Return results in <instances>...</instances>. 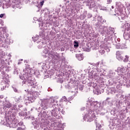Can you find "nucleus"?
<instances>
[{
    "label": "nucleus",
    "mask_w": 130,
    "mask_h": 130,
    "mask_svg": "<svg viewBox=\"0 0 130 130\" xmlns=\"http://www.w3.org/2000/svg\"><path fill=\"white\" fill-rule=\"evenodd\" d=\"M94 116V114L88 113L84 116V119L85 121H87V122H91V121H93Z\"/></svg>",
    "instance_id": "1"
},
{
    "label": "nucleus",
    "mask_w": 130,
    "mask_h": 130,
    "mask_svg": "<svg viewBox=\"0 0 130 130\" xmlns=\"http://www.w3.org/2000/svg\"><path fill=\"white\" fill-rule=\"evenodd\" d=\"M51 57L54 60H58L60 58V55L57 52H56L54 54H52Z\"/></svg>",
    "instance_id": "2"
},
{
    "label": "nucleus",
    "mask_w": 130,
    "mask_h": 130,
    "mask_svg": "<svg viewBox=\"0 0 130 130\" xmlns=\"http://www.w3.org/2000/svg\"><path fill=\"white\" fill-rule=\"evenodd\" d=\"M7 124L10 127H16V124H17V123H14V121L12 122V121L8 120L7 122Z\"/></svg>",
    "instance_id": "3"
},
{
    "label": "nucleus",
    "mask_w": 130,
    "mask_h": 130,
    "mask_svg": "<svg viewBox=\"0 0 130 130\" xmlns=\"http://www.w3.org/2000/svg\"><path fill=\"white\" fill-rule=\"evenodd\" d=\"M49 102H50V100H49L48 99L44 100L42 101V105L44 107H46V106H47V105H48V103H49Z\"/></svg>",
    "instance_id": "4"
},
{
    "label": "nucleus",
    "mask_w": 130,
    "mask_h": 130,
    "mask_svg": "<svg viewBox=\"0 0 130 130\" xmlns=\"http://www.w3.org/2000/svg\"><path fill=\"white\" fill-rule=\"evenodd\" d=\"M51 115L52 116H54V117H56L57 115H58V114L57 113V112L56 111V108L54 109L51 111Z\"/></svg>",
    "instance_id": "5"
},
{
    "label": "nucleus",
    "mask_w": 130,
    "mask_h": 130,
    "mask_svg": "<svg viewBox=\"0 0 130 130\" xmlns=\"http://www.w3.org/2000/svg\"><path fill=\"white\" fill-rule=\"evenodd\" d=\"M77 58H78V60H83L84 57H83V55L82 54H78L76 56Z\"/></svg>",
    "instance_id": "6"
},
{
    "label": "nucleus",
    "mask_w": 130,
    "mask_h": 130,
    "mask_svg": "<svg viewBox=\"0 0 130 130\" xmlns=\"http://www.w3.org/2000/svg\"><path fill=\"white\" fill-rule=\"evenodd\" d=\"M28 86L29 87H31V88H35V87H36V84H35L33 82H29Z\"/></svg>",
    "instance_id": "7"
},
{
    "label": "nucleus",
    "mask_w": 130,
    "mask_h": 130,
    "mask_svg": "<svg viewBox=\"0 0 130 130\" xmlns=\"http://www.w3.org/2000/svg\"><path fill=\"white\" fill-rule=\"evenodd\" d=\"M74 46L75 48H77V47H79V43H78L77 41H74Z\"/></svg>",
    "instance_id": "8"
},
{
    "label": "nucleus",
    "mask_w": 130,
    "mask_h": 130,
    "mask_svg": "<svg viewBox=\"0 0 130 130\" xmlns=\"http://www.w3.org/2000/svg\"><path fill=\"white\" fill-rule=\"evenodd\" d=\"M5 107L6 108H11V107H12V105H11V103H7L6 104Z\"/></svg>",
    "instance_id": "9"
},
{
    "label": "nucleus",
    "mask_w": 130,
    "mask_h": 130,
    "mask_svg": "<svg viewBox=\"0 0 130 130\" xmlns=\"http://www.w3.org/2000/svg\"><path fill=\"white\" fill-rule=\"evenodd\" d=\"M104 48L106 50H107V52H109V51H110V50L109 49V47H108V46H105Z\"/></svg>",
    "instance_id": "10"
},
{
    "label": "nucleus",
    "mask_w": 130,
    "mask_h": 130,
    "mask_svg": "<svg viewBox=\"0 0 130 130\" xmlns=\"http://www.w3.org/2000/svg\"><path fill=\"white\" fill-rule=\"evenodd\" d=\"M62 100V101H64L65 102H68V99L66 96H63Z\"/></svg>",
    "instance_id": "11"
},
{
    "label": "nucleus",
    "mask_w": 130,
    "mask_h": 130,
    "mask_svg": "<svg viewBox=\"0 0 130 130\" xmlns=\"http://www.w3.org/2000/svg\"><path fill=\"white\" fill-rule=\"evenodd\" d=\"M49 100H50V101H51V103H54V102H55L54 99L51 98V99H49Z\"/></svg>",
    "instance_id": "12"
},
{
    "label": "nucleus",
    "mask_w": 130,
    "mask_h": 130,
    "mask_svg": "<svg viewBox=\"0 0 130 130\" xmlns=\"http://www.w3.org/2000/svg\"><path fill=\"white\" fill-rule=\"evenodd\" d=\"M44 2L45 1L44 0H43L42 2H40V5L41 6H43V5L44 4Z\"/></svg>",
    "instance_id": "13"
},
{
    "label": "nucleus",
    "mask_w": 130,
    "mask_h": 130,
    "mask_svg": "<svg viewBox=\"0 0 130 130\" xmlns=\"http://www.w3.org/2000/svg\"><path fill=\"white\" fill-rule=\"evenodd\" d=\"M24 128H22V127H18L17 129V130H24Z\"/></svg>",
    "instance_id": "14"
},
{
    "label": "nucleus",
    "mask_w": 130,
    "mask_h": 130,
    "mask_svg": "<svg viewBox=\"0 0 130 130\" xmlns=\"http://www.w3.org/2000/svg\"><path fill=\"white\" fill-rule=\"evenodd\" d=\"M112 2V0H107L108 4H110Z\"/></svg>",
    "instance_id": "15"
},
{
    "label": "nucleus",
    "mask_w": 130,
    "mask_h": 130,
    "mask_svg": "<svg viewBox=\"0 0 130 130\" xmlns=\"http://www.w3.org/2000/svg\"><path fill=\"white\" fill-rule=\"evenodd\" d=\"M4 17V14L0 15V18H3Z\"/></svg>",
    "instance_id": "16"
},
{
    "label": "nucleus",
    "mask_w": 130,
    "mask_h": 130,
    "mask_svg": "<svg viewBox=\"0 0 130 130\" xmlns=\"http://www.w3.org/2000/svg\"><path fill=\"white\" fill-rule=\"evenodd\" d=\"M0 98H1L2 99H3V98H4V96H3V95H0Z\"/></svg>",
    "instance_id": "17"
},
{
    "label": "nucleus",
    "mask_w": 130,
    "mask_h": 130,
    "mask_svg": "<svg viewBox=\"0 0 130 130\" xmlns=\"http://www.w3.org/2000/svg\"><path fill=\"white\" fill-rule=\"evenodd\" d=\"M110 100V98H107V99H106V100Z\"/></svg>",
    "instance_id": "18"
}]
</instances>
